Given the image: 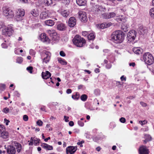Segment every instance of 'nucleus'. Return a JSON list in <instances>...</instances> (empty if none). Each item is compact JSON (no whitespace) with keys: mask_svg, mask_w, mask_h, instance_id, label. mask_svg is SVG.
<instances>
[{"mask_svg":"<svg viewBox=\"0 0 154 154\" xmlns=\"http://www.w3.org/2000/svg\"><path fill=\"white\" fill-rule=\"evenodd\" d=\"M113 41L116 43H121L124 39L125 34L121 31H116L111 36Z\"/></svg>","mask_w":154,"mask_h":154,"instance_id":"nucleus-1","label":"nucleus"},{"mask_svg":"<svg viewBox=\"0 0 154 154\" xmlns=\"http://www.w3.org/2000/svg\"><path fill=\"white\" fill-rule=\"evenodd\" d=\"M2 29V34L10 36L13 32L12 26L11 25H8L7 27L5 26L4 23L0 22V30Z\"/></svg>","mask_w":154,"mask_h":154,"instance_id":"nucleus-2","label":"nucleus"},{"mask_svg":"<svg viewBox=\"0 0 154 154\" xmlns=\"http://www.w3.org/2000/svg\"><path fill=\"white\" fill-rule=\"evenodd\" d=\"M73 44L78 47H82L86 43L85 40L80 36L76 35L72 40Z\"/></svg>","mask_w":154,"mask_h":154,"instance_id":"nucleus-3","label":"nucleus"},{"mask_svg":"<svg viewBox=\"0 0 154 154\" xmlns=\"http://www.w3.org/2000/svg\"><path fill=\"white\" fill-rule=\"evenodd\" d=\"M143 61L146 64L150 65L154 62V58L152 55L149 52L145 53L143 56Z\"/></svg>","mask_w":154,"mask_h":154,"instance_id":"nucleus-4","label":"nucleus"},{"mask_svg":"<svg viewBox=\"0 0 154 154\" xmlns=\"http://www.w3.org/2000/svg\"><path fill=\"white\" fill-rule=\"evenodd\" d=\"M3 14L7 17L8 19L13 18L14 16L13 11L9 7L7 6L4 7L2 8Z\"/></svg>","mask_w":154,"mask_h":154,"instance_id":"nucleus-5","label":"nucleus"},{"mask_svg":"<svg viewBox=\"0 0 154 154\" xmlns=\"http://www.w3.org/2000/svg\"><path fill=\"white\" fill-rule=\"evenodd\" d=\"M42 62L43 63H47L50 59L51 54L48 51H44L41 53Z\"/></svg>","mask_w":154,"mask_h":154,"instance_id":"nucleus-6","label":"nucleus"},{"mask_svg":"<svg viewBox=\"0 0 154 154\" xmlns=\"http://www.w3.org/2000/svg\"><path fill=\"white\" fill-rule=\"evenodd\" d=\"M47 32L53 41L57 42L59 39V37L57 35L55 31L53 29L48 30Z\"/></svg>","mask_w":154,"mask_h":154,"instance_id":"nucleus-7","label":"nucleus"},{"mask_svg":"<svg viewBox=\"0 0 154 154\" xmlns=\"http://www.w3.org/2000/svg\"><path fill=\"white\" fill-rule=\"evenodd\" d=\"M91 11H92L94 12L96 14H100L102 12L105 11L106 9L102 6L95 5L92 7Z\"/></svg>","mask_w":154,"mask_h":154,"instance_id":"nucleus-8","label":"nucleus"},{"mask_svg":"<svg viewBox=\"0 0 154 154\" xmlns=\"http://www.w3.org/2000/svg\"><path fill=\"white\" fill-rule=\"evenodd\" d=\"M137 32L134 30H132L129 31L127 35V38L128 40L131 42L134 40L136 37Z\"/></svg>","mask_w":154,"mask_h":154,"instance_id":"nucleus-9","label":"nucleus"},{"mask_svg":"<svg viewBox=\"0 0 154 154\" xmlns=\"http://www.w3.org/2000/svg\"><path fill=\"white\" fill-rule=\"evenodd\" d=\"M25 11L23 9H19L17 13L16 16V19L17 21H19L22 20V17L25 15Z\"/></svg>","mask_w":154,"mask_h":154,"instance_id":"nucleus-10","label":"nucleus"},{"mask_svg":"<svg viewBox=\"0 0 154 154\" xmlns=\"http://www.w3.org/2000/svg\"><path fill=\"white\" fill-rule=\"evenodd\" d=\"M77 147L76 146H70L67 147L66 149V154H73L76 151Z\"/></svg>","mask_w":154,"mask_h":154,"instance_id":"nucleus-11","label":"nucleus"},{"mask_svg":"<svg viewBox=\"0 0 154 154\" xmlns=\"http://www.w3.org/2000/svg\"><path fill=\"white\" fill-rule=\"evenodd\" d=\"M79 17L82 22H86L87 20V17L86 13L84 11H80L79 12Z\"/></svg>","mask_w":154,"mask_h":154,"instance_id":"nucleus-12","label":"nucleus"},{"mask_svg":"<svg viewBox=\"0 0 154 154\" xmlns=\"http://www.w3.org/2000/svg\"><path fill=\"white\" fill-rule=\"evenodd\" d=\"M140 154H149L148 150L145 146H142L140 147L139 150Z\"/></svg>","mask_w":154,"mask_h":154,"instance_id":"nucleus-13","label":"nucleus"},{"mask_svg":"<svg viewBox=\"0 0 154 154\" xmlns=\"http://www.w3.org/2000/svg\"><path fill=\"white\" fill-rule=\"evenodd\" d=\"M40 141V139L37 138L32 137L31 138L30 142L29 143V145H32L33 144L35 145H38Z\"/></svg>","mask_w":154,"mask_h":154,"instance_id":"nucleus-14","label":"nucleus"},{"mask_svg":"<svg viewBox=\"0 0 154 154\" xmlns=\"http://www.w3.org/2000/svg\"><path fill=\"white\" fill-rule=\"evenodd\" d=\"M40 37L41 41L44 42L49 43L50 42V39L46 36V34L45 33L41 34L40 36Z\"/></svg>","mask_w":154,"mask_h":154,"instance_id":"nucleus-15","label":"nucleus"},{"mask_svg":"<svg viewBox=\"0 0 154 154\" xmlns=\"http://www.w3.org/2000/svg\"><path fill=\"white\" fill-rule=\"evenodd\" d=\"M116 14L113 12L109 13H104L102 14V17L105 19H109L115 17Z\"/></svg>","mask_w":154,"mask_h":154,"instance_id":"nucleus-16","label":"nucleus"},{"mask_svg":"<svg viewBox=\"0 0 154 154\" xmlns=\"http://www.w3.org/2000/svg\"><path fill=\"white\" fill-rule=\"evenodd\" d=\"M76 22V20L74 17H71L69 18L68 22L69 26L70 27H73L75 25Z\"/></svg>","mask_w":154,"mask_h":154,"instance_id":"nucleus-17","label":"nucleus"},{"mask_svg":"<svg viewBox=\"0 0 154 154\" xmlns=\"http://www.w3.org/2000/svg\"><path fill=\"white\" fill-rule=\"evenodd\" d=\"M7 151L8 154H15L16 152L15 148L12 146H8Z\"/></svg>","mask_w":154,"mask_h":154,"instance_id":"nucleus-18","label":"nucleus"},{"mask_svg":"<svg viewBox=\"0 0 154 154\" xmlns=\"http://www.w3.org/2000/svg\"><path fill=\"white\" fill-rule=\"evenodd\" d=\"M42 76L43 79H47L50 77L51 74L49 71H46L45 72H42Z\"/></svg>","mask_w":154,"mask_h":154,"instance_id":"nucleus-19","label":"nucleus"},{"mask_svg":"<svg viewBox=\"0 0 154 154\" xmlns=\"http://www.w3.org/2000/svg\"><path fill=\"white\" fill-rule=\"evenodd\" d=\"M49 17L48 14L45 11L42 12L40 15V18L42 20H45Z\"/></svg>","mask_w":154,"mask_h":154,"instance_id":"nucleus-20","label":"nucleus"},{"mask_svg":"<svg viewBox=\"0 0 154 154\" xmlns=\"http://www.w3.org/2000/svg\"><path fill=\"white\" fill-rule=\"evenodd\" d=\"M41 146L46 150H52L53 149V147L52 146L49 145L46 143H42L41 145Z\"/></svg>","mask_w":154,"mask_h":154,"instance_id":"nucleus-21","label":"nucleus"},{"mask_svg":"<svg viewBox=\"0 0 154 154\" xmlns=\"http://www.w3.org/2000/svg\"><path fill=\"white\" fill-rule=\"evenodd\" d=\"M9 133L8 132L5 130L4 131L0 134V137L3 139H6L9 137Z\"/></svg>","mask_w":154,"mask_h":154,"instance_id":"nucleus-22","label":"nucleus"},{"mask_svg":"<svg viewBox=\"0 0 154 154\" xmlns=\"http://www.w3.org/2000/svg\"><path fill=\"white\" fill-rule=\"evenodd\" d=\"M76 2L77 5L80 6H85L86 3V0H76Z\"/></svg>","mask_w":154,"mask_h":154,"instance_id":"nucleus-23","label":"nucleus"},{"mask_svg":"<svg viewBox=\"0 0 154 154\" xmlns=\"http://www.w3.org/2000/svg\"><path fill=\"white\" fill-rule=\"evenodd\" d=\"M57 29L60 31L64 30L66 28V26L63 23L58 24L57 26Z\"/></svg>","mask_w":154,"mask_h":154,"instance_id":"nucleus-24","label":"nucleus"},{"mask_svg":"<svg viewBox=\"0 0 154 154\" xmlns=\"http://www.w3.org/2000/svg\"><path fill=\"white\" fill-rule=\"evenodd\" d=\"M39 10L36 9H32L31 12V14L34 17H37L39 15Z\"/></svg>","mask_w":154,"mask_h":154,"instance_id":"nucleus-25","label":"nucleus"},{"mask_svg":"<svg viewBox=\"0 0 154 154\" xmlns=\"http://www.w3.org/2000/svg\"><path fill=\"white\" fill-rule=\"evenodd\" d=\"M133 51L136 54H139L142 52V49L140 48L135 47L133 48Z\"/></svg>","mask_w":154,"mask_h":154,"instance_id":"nucleus-26","label":"nucleus"},{"mask_svg":"<svg viewBox=\"0 0 154 154\" xmlns=\"http://www.w3.org/2000/svg\"><path fill=\"white\" fill-rule=\"evenodd\" d=\"M45 23L46 25L50 26H53L54 24V22L51 20H49L45 21Z\"/></svg>","mask_w":154,"mask_h":154,"instance_id":"nucleus-27","label":"nucleus"},{"mask_svg":"<svg viewBox=\"0 0 154 154\" xmlns=\"http://www.w3.org/2000/svg\"><path fill=\"white\" fill-rule=\"evenodd\" d=\"M87 37L89 40H93L95 37L94 33L93 32H89Z\"/></svg>","mask_w":154,"mask_h":154,"instance_id":"nucleus-28","label":"nucleus"},{"mask_svg":"<svg viewBox=\"0 0 154 154\" xmlns=\"http://www.w3.org/2000/svg\"><path fill=\"white\" fill-rule=\"evenodd\" d=\"M15 145L16 146L17 152H20L22 149V146L21 145L18 143H15Z\"/></svg>","mask_w":154,"mask_h":154,"instance_id":"nucleus-29","label":"nucleus"},{"mask_svg":"<svg viewBox=\"0 0 154 154\" xmlns=\"http://www.w3.org/2000/svg\"><path fill=\"white\" fill-rule=\"evenodd\" d=\"M80 95L79 93L76 92L75 94L72 96V98L75 100H77L79 97Z\"/></svg>","mask_w":154,"mask_h":154,"instance_id":"nucleus-30","label":"nucleus"},{"mask_svg":"<svg viewBox=\"0 0 154 154\" xmlns=\"http://www.w3.org/2000/svg\"><path fill=\"white\" fill-rule=\"evenodd\" d=\"M58 60L59 62L62 65H65L67 64V62L64 59H62L61 58H58Z\"/></svg>","mask_w":154,"mask_h":154,"instance_id":"nucleus-31","label":"nucleus"},{"mask_svg":"<svg viewBox=\"0 0 154 154\" xmlns=\"http://www.w3.org/2000/svg\"><path fill=\"white\" fill-rule=\"evenodd\" d=\"M61 14L63 17H67L69 15V12L67 10H64L62 11Z\"/></svg>","mask_w":154,"mask_h":154,"instance_id":"nucleus-32","label":"nucleus"},{"mask_svg":"<svg viewBox=\"0 0 154 154\" xmlns=\"http://www.w3.org/2000/svg\"><path fill=\"white\" fill-rule=\"evenodd\" d=\"M107 26L106 25V23H103L101 24H98L97 25V26L100 29H103L104 28H106V26Z\"/></svg>","mask_w":154,"mask_h":154,"instance_id":"nucleus-33","label":"nucleus"},{"mask_svg":"<svg viewBox=\"0 0 154 154\" xmlns=\"http://www.w3.org/2000/svg\"><path fill=\"white\" fill-rule=\"evenodd\" d=\"M149 14L151 17L154 19V8H152L150 10Z\"/></svg>","mask_w":154,"mask_h":154,"instance_id":"nucleus-34","label":"nucleus"},{"mask_svg":"<svg viewBox=\"0 0 154 154\" xmlns=\"http://www.w3.org/2000/svg\"><path fill=\"white\" fill-rule=\"evenodd\" d=\"M128 27L126 25H125L124 24H123L122 25L121 29L124 32H126L127 31L128 29Z\"/></svg>","mask_w":154,"mask_h":154,"instance_id":"nucleus-35","label":"nucleus"},{"mask_svg":"<svg viewBox=\"0 0 154 154\" xmlns=\"http://www.w3.org/2000/svg\"><path fill=\"white\" fill-rule=\"evenodd\" d=\"M87 96L85 94L82 95L80 97L81 100L83 101H85L87 100Z\"/></svg>","mask_w":154,"mask_h":154,"instance_id":"nucleus-36","label":"nucleus"},{"mask_svg":"<svg viewBox=\"0 0 154 154\" xmlns=\"http://www.w3.org/2000/svg\"><path fill=\"white\" fill-rule=\"evenodd\" d=\"M16 60L17 63H21L23 61V59L21 57H18L17 58Z\"/></svg>","mask_w":154,"mask_h":154,"instance_id":"nucleus-37","label":"nucleus"},{"mask_svg":"<svg viewBox=\"0 0 154 154\" xmlns=\"http://www.w3.org/2000/svg\"><path fill=\"white\" fill-rule=\"evenodd\" d=\"M94 93L96 96L99 95L100 94V90L98 89H95L94 91Z\"/></svg>","mask_w":154,"mask_h":154,"instance_id":"nucleus-38","label":"nucleus"},{"mask_svg":"<svg viewBox=\"0 0 154 154\" xmlns=\"http://www.w3.org/2000/svg\"><path fill=\"white\" fill-rule=\"evenodd\" d=\"M5 88V85L4 84H0V91H2Z\"/></svg>","mask_w":154,"mask_h":154,"instance_id":"nucleus-39","label":"nucleus"},{"mask_svg":"<svg viewBox=\"0 0 154 154\" xmlns=\"http://www.w3.org/2000/svg\"><path fill=\"white\" fill-rule=\"evenodd\" d=\"M145 138L146 139L147 141H150L151 140V137L150 135L148 134H146L145 135Z\"/></svg>","mask_w":154,"mask_h":154,"instance_id":"nucleus-40","label":"nucleus"},{"mask_svg":"<svg viewBox=\"0 0 154 154\" xmlns=\"http://www.w3.org/2000/svg\"><path fill=\"white\" fill-rule=\"evenodd\" d=\"M123 20V17H122V16H119L118 17V18L117 19V20L118 22L120 21H122Z\"/></svg>","mask_w":154,"mask_h":154,"instance_id":"nucleus-41","label":"nucleus"},{"mask_svg":"<svg viewBox=\"0 0 154 154\" xmlns=\"http://www.w3.org/2000/svg\"><path fill=\"white\" fill-rule=\"evenodd\" d=\"M43 122L41 120H39L36 122V124L39 126H42L43 124Z\"/></svg>","mask_w":154,"mask_h":154,"instance_id":"nucleus-42","label":"nucleus"},{"mask_svg":"<svg viewBox=\"0 0 154 154\" xmlns=\"http://www.w3.org/2000/svg\"><path fill=\"white\" fill-rule=\"evenodd\" d=\"M33 68L32 66H29L26 68V69L30 73H32V70Z\"/></svg>","mask_w":154,"mask_h":154,"instance_id":"nucleus-43","label":"nucleus"},{"mask_svg":"<svg viewBox=\"0 0 154 154\" xmlns=\"http://www.w3.org/2000/svg\"><path fill=\"white\" fill-rule=\"evenodd\" d=\"M78 125L81 127H82L84 125V123L81 120L78 121Z\"/></svg>","mask_w":154,"mask_h":154,"instance_id":"nucleus-44","label":"nucleus"},{"mask_svg":"<svg viewBox=\"0 0 154 154\" xmlns=\"http://www.w3.org/2000/svg\"><path fill=\"white\" fill-rule=\"evenodd\" d=\"M23 120L25 121H27L28 120V117L26 115H24L23 117Z\"/></svg>","mask_w":154,"mask_h":154,"instance_id":"nucleus-45","label":"nucleus"},{"mask_svg":"<svg viewBox=\"0 0 154 154\" xmlns=\"http://www.w3.org/2000/svg\"><path fill=\"white\" fill-rule=\"evenodd\" d=\"M120 121L122 123H124L126 122L125 119L123 117H122L119 119Z\"/></svg>","mask_w":154,"mask_h":154,"instance_id":"nucleus-46","label":"nucleus"},{"mask_svg":"<svg viewBox=\"0 0 154 154\" xmlns=\"http://www.w3.org/2000/svg\"><path fill=\"white\" fill-rule=\"evenodd\" d=\"M60 54L61 56L63 57H64L66 56V54L63 51H60Z\"/></svg>","mask_w":154,"mask_h":154,"instance_id":"nucleus-47","label":"nucleus"},{"mask_svg":"<svg viewBox=\"0 0 154 154\" xmlns=\"http://www.w3.org/2000/svg\"><path fill=\"white\" fill-rule=\"evenodd\" d=\"M89 32L87 31H83L82 32V35L84 36H86L88 35Z\"/></svg>","mask_w":154,"mask_h":154,"instance_id":"nucleus-48","label":"nucleus"},{"mask_svg":"<svg viewBox=\"0 0 154 154\" xmlns=\"http://www.w3.org/2000/svg\"><path fill=\"white\" fill-rule=\"evenodd\" d=\"M139 123L141 125H143L147 123V121L146 120H144L143 121H139Z\"/></svg>","mask_w":154,"mask_h":154,"instance_id":"nucleus-49","label":"nucleus"},{"mask_svg":"<svg viewBox=\"0 0 154 154\" xmlns=\"http://www.w3.org/2000/svg\"><path fill=\"white\" fill-rule=\"evenodd\" d=\"M50 105L51 106H57L58 104V103L57 102H51L50 103Z\"/></svg>","mask_w":154,"mask_h":154,"instance_id":"nucleus-50","label":"nucleus"},{"mask_svg":"<svg viewBox=\"0 0 154 154\" xmlns=\"http://www.w3.org/2000/svg\"><path fill=\"white\" fill-rule=\"evenodd\" d=\"M107 58L109 60L110 62H112V60H113L114 58V57L113 56H112V57H111L110 58L109 55L108 57H107Z\"/></svg>","mask_w":154,"mask_h":154,"instance_id":"nucleus-51","label":"nucleus"},{"mask_svg":"<svg viewBox=\"0 0 154 154\" xmlns=\"http://www.w3.org/2000/svg\"><path fill=\"white\" fill-rule=\"evenodd\" d=\"M10 122V121L7 120L6 119H5L4 120V122L7 125H8L9 123Z\"/></svg>","mask_w":154,"mask_h":154,"instance_id":"nucleus-52","label":"nucleus"},{"mask_svg":"<svg viewBox=\"0 0 154 154\" xmlns=\"http://www.w3.org/2000/svg\"><path fill=\"white\" fill-rule=\"evenodd\" d=\"M29 54L31 55H34L35 54L34 51L32 49H30L29 51Z\"/></svg>","mask_w":154,"mask_h":154,"instance_id":"nucleus-53","label":"nucleus"},{"mask_svg":"<svg viewBox=\"0 0 154 154\" xmlns=\"http://www.w3.org/2000/svg\"><path fill=\"white\" fill-rule=\"evenodd\" d=\"M69 118V117L68 116H64V119L66 122H68L69 121V120H68Z\"/></svg>","mask_w":154,"mask_h":154,"instance_id":"nucleus-54","label":"nucleus"},{"mask_svg":"<svg viewBox=\"0 0 154 154\" xmlns=\"http://www.w3.org/2000/svg\"><path fill=\"white\" fill-rule=\"evenodd\" d=\"M9 111V109L8 108H5L4 109L3 112L5 113H7Z\"/></svg>","mask_w":154,"mask_h":154,"instance_id":"nucleus-55","label":"nucleus"},{"mask_svg":"<svg viewBox=\"0 0 154 154\" xmlns=\"http://www.w3.org/2000/svg\"><path fill=\"white\" fill-rule=\"evenodd\" d=\"M120 79L122 81H125L126 80V77H125L124 75H122L120 78Z\"/></svg>","mask_w":154,"mask_h":154,"instance_id":"nucleus-56","label":"nucleus"},{"mask_svg":"<svg viewBox=\"0 0 154 154\" xmlns=\"http://www.w3.org/2000/svg\"><path fill=\"white\" fill-rule=\"evenodd\" d=\"M106 68H107L108 69H109L111 67L112 65H111V64L109 63V64H107L106 65Z\"/></svg>","mask_w":154,"mask_h":154,"instance_id":"nucleus-57","label":"nucleus"},{"mask_svg":"<svg viewBox=\"0 0 154 154\" xmlns=\"http://www.w3.org/2000/svg\"><path fill=\"white\" fill-rule=\"evenodd\" d=\"M50 126L51 125L50 124H47L46 126L47 128H49V131L52 130V128L50 127Z\"/></svg>","mask_w":154,"mask_h":154,"instance_id":"nucleus-58","label":"nucleus"},{"mask_svg":"<svg viewBox=\"0 0 154 154\" xmlns=\"http://www.w3.org/2000/svg\"><path fill=\"white\" fill-rule=\"evenodd\" d=\"M2 46L3 48H7V45L5 43H3L2 44Z\"/></svg>","mask_w":154,"mask_h":154,"instance_id":"nucleus-59","label":"nucleus"},{"mask_svg":"<svg viewBox=\"0 0 154 154\" xmlns=\"http://www.w3.org/2000/svg\"><path fill=\"white\" fill-rule=\"evenodd\" d=\"M140 104L143 107H145L146 106V104L143 102H140Z\"/></svg>","mask_w":154,"mask_h":154,"instance_id":"nucleus-60","label":"nucleus"},{"mask_svg":"<svg viewBox=\"0 0 154 154\" xmlns=\"http://www.w3.org/2000/svg\"><path fill=\"white\" fill-rule=\"evenodd\" d=\"M66 92L68 94H70L72 92V90L70 89H67L66 90Z\"/></svg>","mask_w":154,"mask_h":154,"instance_id":"nucleus-61","label":"nucleus"},{"mask_svg":"<svg viewBox=\"0 0 154 154\" xmlns=\"http://www.w3.org/2000/svg\"><path fill=\"white\" fill-rule=\"evenodd\" d=\"M74 124V122L72 121H70L69 122V125L71 126H73Z\"/></svg>","mask_w":154,"mask_h":154,"instance_id":"nucleus-62","label":"nucleus"},{"mask_svg":"<svg viewBox=\"0 0 154 154\" xmlns=\"http://www.w3.org/2000/svg\"><path fill=\"white\" fill-rule=\"evenodd\" d=\"M106 25H107V26L106 27L107 28L108 27L110 26L111 25H112V23H106Z\"/></svg>","mask_w":154,"mask_h":154,"instance_id":"nucleus-63","label":"nucleus"},{"mask_svg":"<svg viewBox=\"0 0 154 154\" xmlns=\"http://www.w3.org/2000/svg\"><path fill=\"white\" fill-rule=\"evenodd\" d=\"M103 52L106 54L108 53L109 52V51L108 49H104L103 50Z\"/></svg>","mask_w":154,"mask_h":154,"instance_id":"nucleus-64","label":"nucleus"}]
</instances>
